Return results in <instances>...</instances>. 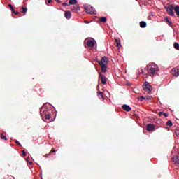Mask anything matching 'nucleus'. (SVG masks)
<instances>
[{
    "label": "nucleus",
    "mask_w": 179,
    "mask_h": 179,
    "mask_svg": "<svg viewBox=\"0 0 179 179\" xmlns=\"http://www.w3.org/2000/svg\"><path fill=\"white\" fill-rule=\"evenodd\" d=\"M143 89L145 93H148V94L152 93V90H153V88H152V85L149 84V83L145 82L143 83Z\"/></svg>",
    "instance_id": "obj_3"
},
{
    "label": "nucleus",
    "mask_w": 179,
    "mask_h": 179,
    "mask_svg": "<svg viewBox=\"0 0 179 179\" xmlns=\"http://www.w3.org/2000/svg\"><path fill=\"white\" fill-rule=\"evenodd\" d=\"M97 94H98V97H99V99H103L104 96H103V92H98Z\"/></svg>",
    "instance_id": "obj_21"
},
{
    "label": "nucleus",
    "mask_w": 179,
    "mask_h": 179,
    "mask_svg": "<svg viewBox=\"0 0 179 179\" xmlns=\"http://www.w3.org/2000/svg\"><path fill=\"white\" fill-rule=\"evenodd\" d=\"M1 139L3 140V141H8V138L6 137V136H3V134H1Z\"/></svg>",
    "instance_id": "obj_23"
},
{
    "label": "nucleus",
    "mask_w": 179,
    "mask_h": 179,
    "mask_svg": "<svg viewBox=\"0 0 179 179\" xmlns=\"http://www.w3.org/2000/svg\"><path fill=\"white\" fill-rule=\"evenodd\" d=\"M160 114H164V113H163V112H160Z\"/></svg>",
    "instance_id": "obj_42"
},
{
    "label": "nucleus",
    "mask_w": 179,
    "mask_h": 179,
    "mask_svg": "<svg viewBox=\"0 0 179 179\" xmlns=\"http://www.w3.org/2000/svg\"><path fill=\"white\" fill-rule=\"evenodd\" d=\"M22 155H23V156H26V151H24V150H22Z\"/></svg>",
    "instance_id": "obj_33"
},
{
    "label": "nucleus",
    "mask_w": 179,
    "mask_h": 179,
    "mask_svg": "<svg viewBox=\"0 0 179 179\" xmlns=\"http://www.w3.org/2000/svg\"><path fill=\"white\" fill-rule=\"evenodd\" d=\"M172 75H173V76H176V78H177L178 76H179V69H173L172 70Z\"/></svg>",
    "instance_id": "obj_12"
},
{
    "label": "nucleus",
    "mask_w": 179,
    "mask_h": 179,
    "mask_svg": "<svg viewBox=\"0 0 179 179\" xmlns=\"http://www.w3.org/2000/svg\"><path fill=\"white\" fill-rule=\"evenodd\" d=\"M99 78L101 79V82L103 85H106L107 83V80L106 79V76H103V74H99Z\"/></svg>",
    "instance_id": "obj_8"
},
{
    "label": "nucleus",
    "mask_w": 179,
    "mask_h": 179,
    "mask_svg": "<svg viewBox=\"0 0 179 179\" xmlns=\"http://www.w3.org/2000/svg\"><path fill=\"white\" fill-rule=\"evenodd\" d=\"M178 155H179V152H178Z\"/></svg>",
    "instance_id": "obj_44"
},
{
    "label": "nucleus",
    "mask_w": 179,
    "mask_h": 179,
    "mask_svg": "<svg viewBox=\"0 0 179 179\" xmlns=\"http://www.w3.org/2000/svg\"><path fill=\"white\" fill-rule=\"evenodd\" d=\"M27 13V8L22 7V13Z\"/></svg>",
    "instance_id": "obj_27"
},
{
    "label": "nucleus",
    "mask_w": 179,
    "mask_h": 179,
    "mask_svg": "<svg viewBox=\"0 0 179 179\" xmlns=\"http://www.w3.org/2000/svg\"><path fill=\"white\" fill-rule=\"evenodd\" d=\"M138 100L140 101H143V100H146V98H145V96H139Z\"/></svg>",
    "instance_id": "obj_25"
},
{
    "label": "nucleus",
    "mask_w": 179,
    "mask_h": 179,
    "mask_svg": "<svg viewBox=\"0 0 179 179\" xmlns=\"http://www.w3.org/2000/svg\"><path fill=\"white\" fill-rule=\"evenodd\" d=\"M166 22H167V23H169V26H171V24H173V22H171V21L169 20V18L165 17L164 18Z\"/></svg>",
    "instance_id": "obj_24"
},
{
    "label": "nucleus",
    "mask_w": 179,
    "mask_h": 179,
    "mask_svg": "<svg viewBox=\"0 0 179 179\" xmlns=\"http://www.w3.org/2000/svg\"><path fill=\"white\" fill-rule=\"evenodd\" d=\"M102 72H107V64H99Z\"/></svg>",
    "instance_id": "obj_13"
},
{
    "label": "nucleus",
    "mask_w": 179,
    "mask_h": 179,
    "mask_svg": "<svg viewBox=\"0 0 179 179\" xmlns=\"http://www.w3.org/2000/svg\"><path fill=\"white\" fill-rule=\"evenodd\" d=\"M62 6H69V4H68L66 3H63Z\"/></svg>",
    "instance_id": "obj_31"
},
{
    "label": "nucleus",
    "mask_w": 179,
    "mask_h": 179,
    "mask_svg": "<svg viewBox=\"0 0 179 179\" xmlns=\"http://www.w3.org/2000/svg\"><path fill=\"white\" fill-rule=\"evenodd\" d=\"M122 108H123V110H124L125 111H127V112H129V111H131V110H132V108H131V106H129L127 104L122 105Z\"/></svg>",
    "instance_id": "obj_9"
},
{
    "label": "nucleus",
    "mask_w": 179,
    "mask_h": 179,
    "mask_svg": "<svg viewBox=\"0 0 179 179\" xmlns=\"http://www.w3.org/2000/svg\"><path fill=\"white\" fill-rule=\"evenodd\" d=\"M78 3V0H70L69 5H76Z\"/></svg>",
    "instance_id": "obj_19"
},
{
    "label": "nucleus",
    "mask_w": 179,
    "mask_h": 179,
    "mask_svg": "<svg viewBox=\"0 0 179 179\" xmlns=\"http://www.w3.org/2000/svg\"><path fill=\"white\" fill-rule=\"evenodd\" d=\"M15 143H16L17 145H18L19 146H21L20 143L17 140H15Z\"/></svg>",
    "instance_id": "obj_30"
},
{
    "label": "nucleus",
    "mask_w": 179,
    "mask_h": 179,
    "mask_svg": "<svg viewBox=\"0 0 179 179\" xmlns=\"http://www.w3.org/2000/svg\"><path fill=\"white\" fill-rule=\"evenodd\" d=\"M52 153H55V150H52Z\"/></svg>",
    "instance_id": "obj_39"
},
{
    "label": "nucleus",
    "mask_w": 179,
    "mask_h": 179,
    "mask_svg": "<svg viewBox=\"0 0 179 179\" xmlns=\"http://www.w3.org/2000/svg\"><path fill=\"white\" fill-rule=\"evenodd\" d=\"M147 131H148V132H150L152 131H155V125L152 124H149L147 125Z\"/></svg>",
    "instance_id": "obj_10"
},
{
    "label": "nucleus",
    "mask_w": 179,
    "mask_h": 179,
    "mask_svg": "<svg viewBox=\"0 0 179 179\" xmlns=\"http://www.w3.org/2000/svg\"><path fill=\"white\" fill-rule=\"evenodd\" d=\"M148 20H150V17H148Z\"/></svg>",
    "instance_id": "obj_40"
},
{
    "label": "nucleus",
    "mask_w": 179,
    "mask_h": 179,
    "mask_svg": "<svg viewBox=\"0 0 179 179\" xmlns=\"http://www.w3.org/2000/svg\"><path fill=\"white\" fill-rule=\"evenodd\" d=\"M145 100H150V99H152V97H150V96H147L145 97Z\"/></svg>",
    "instance_id": "obj_29"
},
{
    "label": "nucleus",
    "mask_w": 179,
    "mask_h": 179,
    "mask_svg": "<svg viewBox=\"0 0 179 179\" xmlns=\"http://www.w3.org/2000/svg\"><path fill=\"white\" fill-rule=\"evenodd\" d=\"M51 113H52L51 107L47 106V104H43L40 110L41 118L43 120L45 117V120H50L51 118Z\"/></svg>",
    "instance_id": "obj_1"
},
{
    "label": "nucleus",
    "mask_w": 179,
    "mask_h": 179,
    "mask_svg": "<svg viewBox=\"0 0 179 179\" xmlns=\"http://www.w3.org/2000/svg\"><path fill=\"white\" fill-rule=\"evenodd\" d=\"M164 117H165L166 118H167V117H169V114L167 113H163Z\"/></svg>",
    "instance_id": "obj_32"
},
{
    "label": "nucleus",
    "mask_w": 179,
    "mask_h": 179,
    "mask_svg": "<svg viewBox=\"0 0 179 179\" xmlns=\"http://www.w3.org/2000/svg\"><path fill=\"white\" fill-rule=\"evenodd\" d=\"M99 65H107V62H108V59L107 57L104 56L101 58V61L98 62Z\"/></svg>",
    "instance_id": "obj_7"
},
{
    "label": "nucleus",
    "mask_w": 179,
    "mask_h": 179,
    "mask_svg": "<svg viewBox=\"0 0 179 179\" xmlns=\"http://www.w3.org/2000/svg\"><path fill=\"white\" fill-rule=\"evenodd\" d=\"M85 47H89V48H93L94 44H96V41L91 39H86L85 41Z\"/></svg>",
    "instance_id": "obj_6"
},
{
    "label": "nucleus",
    "mask_w": 179,
    "mask_h": 179,
    "mask_svg": "<svg viewBox=\"0 0 179 179\" xmlns=\"http://www.w3.org/2000/svg\"><path fill=\"white\" fill-rule=\"evenodd\" d=\"M27 162L28 164H30V165L33 164L32 162H29V158H27Z\"/></svg>",
    "instance_id": "obj_28"
},
{
    "label": "nucleus",
    "mask_w": 179,
    "mask_h": 179,
    "mask_svg": "<svg viewBox=\"0 0 179 179\" xmlns=\"http://www.w3.org/2000/svg\"><path fill=\"white\" fill-rule=\"evenodd\" d=\"M64 17H66V19H71V17H72V14L71 13V11H66L64 13Z\"/></svg>",
    "instance_id": "obj_11"
},
{
    "label": "nucleus",
    "mask_w": 179,
    "mask_h": 179,
    "mask_svg": "<svg viewBox=\"0 0 179 179\" xmlns=\"http://www.w3.org/2000/svg\"><path fill=\"white\" fill-rule=\"evenodd\" d=\"M176 135H178V136L179 135V134L177 132V131H176Z\"/></svg>",
    "instance_id": "obj_43"
},
{
    "label": "nucleus",
    "mask_w": 179,
    "mask_h": 179,
    "mask_svg": "<svg viewBox=\"0 0 179 179\" xmlns=\"http://www.w3.org/2000/svg\"><path fill=\"white\" fill-rule=\"evenodd\" d=\"M56 2H57V3H61V0H56Z\"/></svg>",
    "instance_id": "obj_36"
},
{
    "label": "nucleus",
    "mask_w": 179,
    "mask_h": 179,
    "mask_svg": "<svg viewBox=\"0 0 179 179\" xmlns=\"http://www.w3.org/2000/svg\"><path fill=\"white\" fill-rule=\"evenodd\" d=\"M159 71V66L155 62H151L147 65V72L150 76H156Z\"/></svg>",
    "instance_id": "obj_2"
},
{
    "label": "nucleus",
    "mask_w": 179,
    "mask_h": 179,
    "mask_svg": "<svg viewBox=\"0 0 179 179\" xmlns=\"http://www.w3.org/2000/svg\"><path fill=\"white\" fill-rule=\"evenodd\" d=\"M85 23H86L87 24H89V23H90V22H89V21H85Z\"/></svg>",
    "instance_id": "obj_37"
},
{
    "label": "nucleus",
    "mask_w": 179,
    "mask_h": 179,
    "mask_svg": "<svg viewBox=\"0 0 179 179\" xmlns=\"http://www.w3.org/2000/svg\"><path fill=\"white\" fill-rule=\"evenodd\" d=\"M13 13H15V15H19V12L18 11H14Z\"/></svg>",
    "instance_id": "obj_35"
},
{
    "label": "nucleus",
    "mask_w": 179,
    "mask_h": 179,
    "mask_svg": "<svg viewBox=\"0 0 179 179\" xmlns=\"http://www.w3.org/2000/svg\"><path fill=\"white\" fill-rule=\"evenodd\" d=\"M164 8L166 9L168 15H170V16H175L174 4H170L169 6H166Z\"/></svg>",
    "instance_id": "obj_4"
},
{
    "label": "nucleus",
    "mask_w": 179,
    "mask_h": 179,
    "mask_svg": "<svg viewBox=\"0 0 179 179\" xmlns=\"http://www.w3.org/2000/svg\"><path fill=\"white\" fill-rule=\"evenodd\" d=\"M115 42L118 48H121V40H120V38H115Z\"/></svg>",
    "instance_id": "obj_17"
},
{
    "label": "nucleus",
    "mask_w": 179,
    "mask_h": 179,
    "mask_svg": "<svg viewBox=\"0 0 179 179\" xmlns=\"http://www.w3.org/2000/svg\"><path fill=\"white\" fill-rule=\"evenodd\" d=\"M49 155H45V157H48Z\"/></svg>",
    "instance_id": "obj_41"
},
{
    "label": "nucleus",
    "mask_w": 179,
    "mask_h": 179,
    "mask_svg": "<svg viewBox=\"0 0 179 179\" xmlns=\"http://www.w3.org/2000/svg\"><path fill=\"white\" fill-rule=\"evenodd\" d=\"M99 22H101V23H106L107 22V17H102L99 19Z\"/></svg>",
    "instance_id": "obj_18"
},
{
    "label": "nucleus",
    "mask_w": 179,
    "mask_h": 179,
    "mask_svg": "<svg viewBox=\"0 0 179 179\" xmlns=\"http://www.w3.org/2000/svg\"><path fill=\"white\" fill-rule=\"evenodd\" d=\"M173 47H174L175 50H179V43L177 42H175L173 43Z\"/></svg>",
    "instance_id": "obj_20"
},
{
    "label": "nucleus",
    "mask_w": 179,
    "mask_h": 179,
    "mask_svg": "<svg viewBox=\"0 0 179 179\" xmlns=\"http://www.w3.org/2000/svg\"><path fill=\"white\" fill-rule=\"evenodd\" d=\"M8 7L10 8V9H11L13 12H15V8H13V6H12V4H9Z\"/></svg>",
    "instance_id": "obj_26"
},
{
    "label": "nucleus",
    "mask_w": 179,
    "mask_h": 179,
    "mask_svg": "<svg viewBox=\"0 0 179 179\" xmlns=\"http://www.w3.org/2000/svg\"><path fill=\"white\" fill-rule=\"evenodd\" d=\"M85 10L87 13L90 15H96V11L94 8L92 6H85Z\"/></svg>",
    "instance_id": "obj_5"
},
{
    "label": "nucleus",
    "mask_w": 179,
    "mask_h": 179,
    "mask_svg": "<svg viewBox=\"0 0 179 179\" xmlns=\"http://www.w3.org/2000/svg\"><path fill=\"white\" fill-rule=\"evenodd\" d=\"M173 162L174 163H176V164H178L179 165V157L178 156H176L173 158Z\"/></svg>",
    "instance_id": "obj_15"
},
{
    "label": "nucleus",
    "mask_w": 179,
    "mask_h": 179,
    "mask_svg": "<svg viewBox=\"0 0 179 179\" xmlns=\"http://www.w3.org/2000/svg\"><path fill=\"white\" fill-rule=\"evenodd\" d=\"M174 10L178 16V17H179V6L177 5L174 7Z\"/></svg>",
    "instance_id": "obj_16"
},
{
    "label": "nucleus",
    "mask_w": 179,
    "mask_h": 179,
    "mask_svg": "<svg viewBox=\"0 0 179 179\" xmlns=\"http://www.w3.org/2000/svg\"><path fill=\"white\" fill-rule=\"evenodd\" d=\"M146 26H147L146 22L145 21L140 22V27H141V29H145Z\"/></svg>",
    "instance_id": "obj_14"
},
{
    "label": "nucleus",
    "mask_w": 179,
    "mask_h": 179,
    "mask_svg": "<svg viewBox=\"0 0 179 179\" xmlns=\"http://www.w3.org/2000/svg\"><path fill=\"white\" fill-rule=\"evenodd\" d=\"M76 10H77V11L80 10V7H77V8H76Z\"/></svg>",
    "instance_id": "obj_34"
},
{
    "label": "nucleus",
    "mask_w": 179,
    "mask_h": 179,
    "mask_svg": "<svg viewBox=\"0 0 179 179\" xmlns=\"http://www.w3.org/2000/svg\"><path fill=\"white\" fill-rule=\"evenodd\" d=\"M52 1L51 0H48V3H51Z\"/></svg>",
    "instance_id": "obj_38"
},
{
    "label": "nucleus",
    "mask_w": 179,
    "mask_h": 179,
    "mask_svg": "<svg viewBox=\"0 0 179 179\" xmlns=\"http://www.w3.org/2000/svg\"><path fill=\"white\" fill-rule=\"evenodd\" d=\"M166 125H167L168 127H173V122H171V120H168V121L166 122Z\"/></svg>",
    "instance_id": "obj_22"
}]
</instances>
